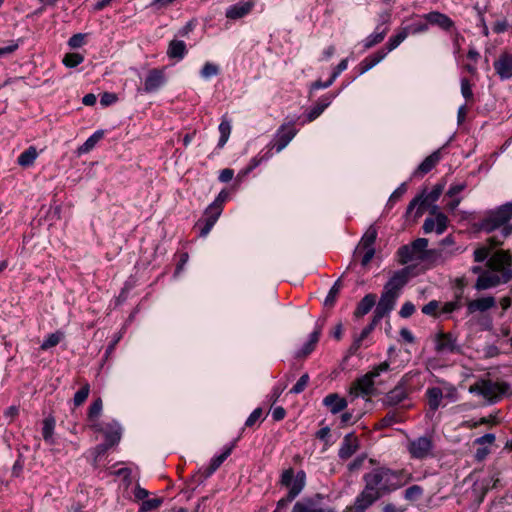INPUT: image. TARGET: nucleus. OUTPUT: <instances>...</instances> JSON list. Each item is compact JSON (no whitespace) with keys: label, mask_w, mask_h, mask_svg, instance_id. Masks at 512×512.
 Masks as SVG:
<instances>
[{"label":"nucleus","mask_w":512,"mask_h":512,"mask_svg":"<svg viewBox=\"0 0 512 512\" xmlns=\"http://www.w3.org/2000/svg\"><path fill=\"white\" fill-rule=\"evenodd\" d=\"M412 478V474L405 469L393 470L387 466L372 468L363 475V489L348 512H365L381 498L411 482Z\"/></svg>","instance_id":"f257e3e1"},{"label":"nucleus","mask_w":512,"mask_h":512,"mask_svg":"<svg viewBox=\"0 0 512 512\" xmlns=\"http://www.w3.org/2000/svg\"><path fill=\"white\" fill-rule=\"evenodd\" d=\"M512 219V202L505 203L494 210L487 211L479 221L480 231L491 233L501 229L500 235H494L487 239L491 247H498L503 244L505 238L512 233V225L508 222Z\"/></svg>","instance_id":"f03ea898"},{"label":"nucleus","mask_w":512,"mask_h":512,"mask_svg":"<svg viewBox=\"0 0 512 512\" xmlns=\"http://www.w3.org/2000/svg\"><path fill=\"white\" fill-rule=\"evenodd\" d=\"M408 281L409 273L407 268L396 271L384 285L374 313L382 318L387 316L394 309L396 301Z\"/></svg>","instance_id":"7ed1b4c3"},{"label":"nucleus","mask_w":512,"mask_h":512,"mask_svg":"<svg viewBox=\"0 0 512 512\" xmlns=\"http://www.w3.org/2000/svg\"><path fill=\"white\" fill-rule=\"evenodd\" d=\"M390 369V364L384 361L372 368L365 375L357 378L353 381L350 387V394L355 397L358 396H370L374 393V379L378 377L382 372H386Z\"/></svg>","instance_id":"20e7f679"},{"label":"nucleus","mask_w":512,"mask_h":512,"mask_svg":"<svg viewBox=\"0 0 512 512\" xmlns=\"http://www.w3.org/2000/svg\"><path fill=\"white\" fill-rule=\"evenodd\" d=\"M228 198V193L222 190L214 202L210 204L201 219L198 220L195 227L200 230L199 235L205 237L208 235L214 224L217 222L223 210V204Z\"/></svg>","instance_id":"39448f33"},{"label":"nucleus","mask_w":512,"mask_h":512,"mask_svg":"<svg viewBox=\"0 0 512 512\" xmlns=\"http://www.w3.org/2000/svg\"><path fill=\"white\" fill-rule=\"evenodd\" d=\"M409 35L408 28L400 29L396 35L392 36L386 47L381 48L377 52L367 56L360 63V73L363 74L377 65L381 60H383L387 53L397 48Z\"/></svg>","instance_id":"423d86ee"},{"label":"nucleus","mask_w":512,"mask_h":512,"mask_svg":"<svg viewBox=\"0 0 512 512\" xmlns=\"http://www.w3.org/2000/svg\"><path fill=\"white\" fill-rule=\"evenodd\" d=\"M509 389V385L505 382H493L491 380H482L471 385L470 392H476L482 395L490 402H494L498 396L505 394Z\"/></svg>","instance_id":"0eeeda50"},{"label":"nucleus","mask_w":512,"mask_h":512,"mask_svg":"<svg viewBox=\"0 0 512 512\" xmlns=\"http://www.w3.org/2000/svg\"><path fill=\"white\" fill-rule=\"evenodd\" d=\"M434 441L431 436H420L408 440L407 451L412 459L423 460L434 457Z\"/></svg>","instance_id":"6e6552de"},{"label":"nucleus","mask_w":512,"mask_h":512,"mask_svg":"<svg viewBox=\"0 0 512 512\" xmlns=\"http://www.w3.org/2000/svg\"><path fill=\"white\" fill-rule=\"evenodd\" d=\"M428 247V239L417 238L409 245L401 246L398 251L399 262L407 264L413 260H421Z\"/></svg>","instance_id":"1a4fd4ad"},{"label":"nucleus","mask_w":512,"mask_h":512,"mask_svg":"<svg viewBox=\"0 0 512 512\" xmlns=\"http://www.w3.org/2000/svg\"><path fill=\"white\" fill-rule=\"evenodd\" d=\"M297 129L294 126V123H284L282 124L271 143L268 145L269 153L275 149L277 153L281 152L290 141L296 136Z\"/></svg>","instance_id":"9d476101"},{"label":"nucleus","mask_w":512,"mask_h":512,"mask_svg":"<svg viewBox=\"0 0 512 512\" xmlns=\"http://www.w3.org/2000/svg\"><path fill=\"white\" fill-rule=\"evenodd\" d=\"M323 500L324 496L321 494L304 497L294 504L291 512H334L324 507Z\"/></svg>","instance_id":"9b49d317"},{"label":"nucleus","mask_w":512,"mask_h":512,"mask_svg":"<svg viewBox=\"0 0 512 512\" xmlns=\"http://www.w3.org/2000/svg\"><path fill=\"white\" fill-rule=\"evenodd\" d=\"M407 376L402 377L398 384L390 390L383 399L385 406H396L404 401L410 394Z\"/></svg>","instance_id":"f8f14e48"},{"label":"nucleus","mask_w":512,"mask_h":512,"mask_svg":"<svg viewBox=\"0 0 512 512\" xmlns=\"http://www.w3.org/2000/svg\"><path fill=\"white\" fill-rule=\"evenodd\" d=\"M435 350L437 353H458L457 338L450 332L440 331L435 337Z\"/></svg>","instance_id":"ddd939ff"},{"label":"nucleus","mask_w":512,"mask_h":512,"mask_svg":"<svg viewBox=\"0 0 512 512\" xmlns=\"http://www.w3.org/2000/svg\"><path fill=\"white\" fill-rule=\"evenodd\" d=\"M305 479L306 475L304 471H299L296 474V479L294 480L291 489L288 491V494L277 502L276 510L281 512L284 508H286V506L289 503H291L301 493L305 486Z\"/></svg>","instance_id":"4468645a"},{"label":"nucleus","mask_w":512,"mask_h":512,"mask_svg":"<svg viewBox=\"0 0 512 512\" xmlns=\"http://www.w3.org/2000/svg\"><path fill=\"white\" fill-rule=\"evenodd\" d=\"M166 82L165 68H153L148 71L144 81L143 90L146 93H153L162 87Z\"/></svg>","instance_id":"2eb2a0df"},{"label":"nucleus","mask_w":512,"mask_h":512,"mask_svg":"<svg viewBox=\"0 0 512 512\" xmlns=\"http://www.w3.org/2000/svg\"><path fill=\"white\" fill-rule=\"evenodd\" d=\"M91 427L98 432H103L105 436V442L111 447L116 445L121 439V428L118 423L107 424L105 428L99 424L94 423Z\"/></svg>","instance_id":"dca6fc26"},{"label":"nucleus","mask_w":512,"mask_h":512,"mask_svg":"<svg viewBox=\"0 0 512 512\" xmlns=\"http://www.w3.org/2000/svg\"><path fill=\"white\" fill-rule=\"evenodd\" d=\"M450 256L451 254L444 249H427L420 261L425 263L428 268H432L444 264Z\"/></svg>","instance_id":"f3484780"},{"label":"nucleus","mask_w":512,"mask_h":512,"mask_svg":"<svg viewBox=\"0 0 512 512\" xmlns=\"http://www.w3.org/2000/svg\"><path fill=\"white\" fill-rule=\"evenodd\" d=\"M494 69L502 80L512 77V54L508 52L502 53L494 62Z\"/></svg>","instance_id":"a211bd4d"},{"label":"nucleus","mask_w":512,"mask_h":512,"mask_svg":"<svg viewBox=\"0 0 512 512\" xmlns=\"http://www.w3.org/2000/svg\"><path fill=\"white\" fill-rule=\"evenodd\" d=\"M359 448V440L357 436L353 433L347 434L343 438V442L338 451V456L342 460L349 459Z\"/></svg>","instance_id":"6ab92c4d"},{"label":"nucleus","mask_w":512,"mask_h":512,"mask_svg":"<svg viewBox=\"0 0 512 512\" xmlns=\"http://www.w3.org/2000/svg\"><path fill=\"white\" fill-rule=\"evenodd\" d=\"M466 305L468 315L474 314L475 312H485L495 306V298L488 296L475 300H468Z\"/></svg>","instance_id":"aec40b11"},{"label":"nucleus","mask_w":512,"mask_h":512,"mask_svg":"<svg viewBox=\"0 0 512 512\" xmlns=\"http://www.w3.org/2000/svg\"><path fill=\"white\" fill-rule=\"evenodd\" d=\"M426 21L431 25H436L445 31L454 27V22L446 14L438 11H432L425 16Z\"/></svg>","instance_id":"412c9836"},{"label":"nucleus","mask_w":512,"mask_h":512,"mask_svg":"<svg viewBox=\"0 0 512 512\" xmlns=\"http://www.w3.org/2000/svg\"><path fill=\"white\" fill-rule=\"evenodd\" d=\"M511 257L503 250L496 251L487 261V266L493 271H502L510 265Z\"/></svg>","instance_id":"4be33fe9"},{"label":"nucleus","mask_w":512,"mask_h":512,"mask_svg":"<svg viewBox=\"0 0 512 512\" xmlns=\"http://www.w3.org/2000/svg\"><path fill=\"white\" fill-rule=\"evenodd\" d=\"M254 6L253 1H241L235 5L230 6L226 11L228 19L237 20L249 14Z\"/></svg>","instance_id":"5701e85b"},{"label":"nucleus","mask_w":512,"mask_h":512,"mask_svg":"<svg viewBox=\"0 0 512 512\" xmlns=\"http://www.w3.org/2000/svg\"><path fill=\"white\" fill-rule=\"evenodd\" d=\"M498 482L499 479L493 476L488 480H483L481 483L475 484L473 487V493L477 499V502L482 503L488 491L496 488Z\"/></svg>","instance_id":"b1692460"},{"label":"nucleus","mask_w":512,"mask_h":512,"mask_svg":"<svg viewBox=\"0 0 512 512\" xmlns=\"http://www.w3.org/2000/svg\"><path fill=\"white\" fill-rule=\"evenodd\" d=\"M323 404L332 414H337L347 407V401L337 393L328 394L323 399Z\"/></svg>","instance_id":"393cba45"},{"label":"nucleus","mask_w":512,"mask_h":512,"mask_svg":"<svg viewBox=\"0 0 512 512\" xmlns=\"http://www.w3.org/2000/svg\"><path fill=\"white\" fill-rule=\"evenodd\" d=\"M501 283V277L497 274H490L488 272H483L479 275L476 283L475 289L478 291L486 290L492 287H496Z\"/></svg>","instance_id":"a878e982"},{"label":"nucleus","mask_w":512,"mask_h":512,"mask_svg":"<svg viewBox=\"0 0 512 512\" xmlns=\"http://www.w3.org/2000/svg\"><path fill=\"white\" fill-rule=\"evenodd\" d=\"M441 160V152L440 150L434 151L428 157H426L421 164L418 166L414 175H425L430 172Z\"/></svg>","instance_id":"bb28decb"},{"label":"nucleus","mask_w":512,"mask_h":512,"mask_svg":"<svg viewBox=\"0 0 512 512\" xmlns=\"http://www.w3.org/2000/svg\"><path fill=\"white\" fill-rule=\"evenodd\" d=\"M376 298L377 296L373 293L365 295L358 303L354 311V316L357 318H361L364 315L368 314L370 310L373 308V306L376 304Z\"/></svg>","instance_id":"cd10ccee"},{"label":"nucleus","mask_w":512,"mask_h":512,"mask_svg":"<svg viewBox=\"0 0 512 512\" xmlns=\"http://www.w3.org/2000/svg\"><path fill=\"white\" fill-rule=\"evenodd\" d=\"M333 95H325L321 97L318 102L309 110L307 114V120L309 122L314 121L316 118H318L323 111L331 104Z\"/></svg>","instance_id":"c85d7f7f"},{"label":"nucleus","mask_w":512,"mask_h":512,"mask_svg":"<svg viewBox=\"0 0 512 512\" xmlns=\"http://www.w3.org/2000/svg\"><path fill=\"white\" fill-rule=\"evenodd\" d=\"M321 329H322V326H319L310 334L308 342L303 346V348L301 350H299L297 352L296 356L298 358L307 357L309 354H311L315 350L316 345H317L320 335H321Z\"/></svg>","instance_id":"c756f323"},{"label":"nucleus","mask_w":512,"mask_h":512,"mask_svg":"<svg viewBox=\"0 0 512 512\" xmlns=\"http://www.w3.org/2000/svg\"><path fill=\"white\" fill-rule=\"evenodd\" d=\"M233 446L227 447L220 455L214 457L209 466L203 471V475L205 478L211 476L220 466L221 464L229 457L232 453Z\"/></svg>","instance_id":"7c9ffc66"},{"label":"nucleus","mask_w":512,"mask_h":512,"mask_svg":"<svg viewBox=\"0 0 512 512\" xmlns=\"http://www.w3.org/2000/svg\"><path fill=\"white\" fill-rule=\"evenodd\" d=\"M426 397L430 410L436 411L441 404L443 392L439 387H431L427 389Z\"/></svg>","instance_id":"2f4dec72"},{"label":"nucleus","mask_w":512,"mask_h":512,"mask_svg":"<svg viewBox=\"0 0 512 512\" xmlns=\"http://www.w3.org/2000/svg\"><path fill=\"white\" fill-rule=\"evenodd\" d=\"M186 44L181 40H172L169 43L167 55L170 58L182 59L186 54Z\"/></svg>","instance_id":"473e14b6"},{"label":"nucleus","mask_w":512,"mask_h":512,"mask_svg":"<svg viewBox=\"0 0 512 512\" xmlns=\"http://www.w3.org/2000/svg\"><path fill=\"white\" fill-rule=\"evenodd\" d=\"M103 135V131H96L81 146L78 147V154L81 155L90 152L95 147V145L102 139Z\"/></svg>","instance_id":"72a5a7b5"},{"label":"nucleus","mask_w":512,"mask_h":512,"mask_svg":"<svg viewBox=\"0 0 512 512\" xmlns=\"http://www.w3.org/2000/svg\"><path fill=\"white\" fill-rule=\"evenodd\" d=\"M37 156L38 152L36 148L34 146H30L28 149H26L19 155L17 162L22 167H29L34 163Z\"/></svg>","instance_id":"f704fd0d"},{"label":"nucleus","mask_w":512,"mask_h":512,"mask_svg":"<svg viewBox=\"0 0 512 512\" xmlns=\"http://www.w3.org/2000/svg\"><path fill=\"white\" fill-rule=\"evenodd\" d=\"M55 425H56L55 419L51 416L46 417L43 420L42 436H43L44 441L49 444L54 443L53 434H54Z\"/></svg>","instance_id":"c9c22d12"},{"label":"nucleus","mask_w":512,"mask_h":512,"mask_svg":"<svg viewBox=\"0 0 512 512\" xmlns=\"http://www.w3.org/2000/svg\"><path fill=\"white\" fill-rule=\"evenodd\" d=\"M462 292H458L455 294V299L453 301H449L444 303V305L440 309L441 314H449L456 310H459L462 307Z\"/></svg>","instance_id":"e433bc0d"},{"label":"nucleus","mask_w":512,"mask_h":512,"mask_svg":"<svg viewBox=\"0 0 512 512\" xmlns=\"http://www.w3.org/2000/svg\"><path fill=\"white\" fill-rule=\"evenodd\" d=\"M403 421L402 414L397 410L389 411L381 420V427H388L395 423H400Z\"/></svg>","instance_id":"4c0bfd02"},{"label":"nucleus","mask_w":512,"mask_h":512,"mask_svg":"<svg viewBox=\"0 0 512 512\" xmlns=\"http://www.w3.org/2000/svg\"><path fill=\"white\" fill-rule=\"evenodd\" d=\"M377 238V230L370 226L365 234L363 235L360 245L363 249L373 248V245Z\"/></svg>","instance_id":"58836bf2"},{"label":"nucleus","mask_w":512,"mask_h":512,"mask_svg":"<svg viewBox=\"0 0 512 512\" xmlns=\"http://www.w3.org/2000/svg\"><path fill=\"white\" fill-rule=\"evenodd\" d=\"M220 138L218 142V147L222 148L229 139L231 133V125L228 120L225 118L221 121L219 125Z\"/></svg>","instance_id":"ea45409f"},{"label":"nucleus","mask_w":512,"mask_h":512,"mask_svg":"<svg viewBox=\"0 0 512 512\" xmlns=\"http://www.w3.org/2000/svg\"><path fill=\"white\" fill-rule=\"evenodd\" d=\"M386 34H387V29H384L380 32H375V33L371 34L370 36H368L365 39L364 48L370 49V48L374 47L375 45L381 43L384 40Z\"/></svg>","instance_id":"a19ab883"},{"label":"nucleus","mask_w":512,"mask_h":512,"mask_svg":"<svg viewBox=\"0 0 512 512\" xmlns=\"http://www.w3.org/2000/svg\"><path fill=\"white\" fill-rule=\"evenodd\" d=\"M342 287L341 279H338L334 285L331 287L327 297L325 298L324 305L326 307H333L336 301V298L340 292Z\"/></svg>","instance_id":"79ce46f5"},{"label":"nucleus","mask_w":512,"mask_h":512,"mask_svg":"<svg viewBox=\"0 0 512 512\" xmlns=\"http://www.w3.org/2000/svg\"><path fill=\"white\" fill-rule=\"evenodd\" d=\"M63 337L64 334L60 331H56L55 333L50 334L41 344V350H47L52 347H55L60 343Z\"/></svg>","instance_id":"37998d69"},{"label":"nucleus","mask_w":512,"mask_h":512,"mask_svg":"<svg viewBox=\"0 0 512 512\" xmlns=\"http://www.w3.org/2000/svg\"><path fill=\"white\" fill-rule=\"evenodd\" d=\"M423 488L419 485H412L408 487L404 492V498L407 501L415 502L419 500L423 495Z\"/></svg>","instance_id":"c03bdc74"},{"label":"nucleus","mask_w":512,"mask_h":512,"mask_svg":"<svg viewBox=\"0 0 512 512\" xmlns=\"http://www.w3.org/2000/svg\"><path fill=\"white\" fill-rule=\"evenodd\" d=\"M102 400L101 398H97L93 401L88 409V420L95 423L102 411Z\"/></svg>","instance_id":"a18cd8bd"},{"label":"nucleus","mask_w":512,"mask_h":512,"mask_svg":"<svg viewBox=\"0 0 512 512\" xmlns=\"http://www.w3.org/2000/svg\"><path fill=\"white\" fill-rule=\"evenodd\" d=\"M90 393V385L88 382H85L83 386L75 393L73 401L75 406L82 405L86 399L88 398Z\"/></svg>","instance_id":"49530a36"},{"label":"nucleus","mask_w":512,"mask_h":512,"mask_svg":"<svg viewBox=\"0 0 512 512\" xmlns=\"http://www.w3.org/2000/svg\"><path fill=\"white\" fill-rule=\"evenodd\" d=\"M423 201V194L416 196L414 199H412L407 207L406 214L410 215L412 211L415 209L416 206H418L415 216L419 217L423 214L424 207L426 204H422Z\"/></svg>","instance_id":"de8ad7c7"},{"label":"nucleus","mask_w":512,"mask_h":512,"mask_svg":"<svg viewBox=\"0 0 512 512\" xmlns=\"http://www.w3.org/2000/svg\"><path fill=\"white\" fill-rule=\"evenodd\" d=\"M445 188V183H437L432 191L426 195L425 197H423V201H422V204H427L429 202H435L439 199V197L441 196V194L443 193V190Z\"/></svg>","instance_id":"09e8293b"},{"label":"nucleus","mask_w":512,"mask_h":512,"mask_svg":"<svg viewBox=\"0 0 512 512\" xmlns=\"http://www.w3.org/2000/svg\"><path fill=\"white\" fill-rule=\"evenodd\" d=\"M84 61L83 55L79 53H67L63 58V64L66 67L73 68L78 66Z\"/></svg>","instance_id":"8fccbe9b"},{"label":"nucleus","mask_w":512,"mask_h":512,"mask_svg":"<svg viewBox=\"0 0 512 512\" xmlns=\"http://www.w3.org/2000/svg\"><path fill=\"white\" fill-rule=\"evenodd\" d=\"M440 302L437 300H431L422 307V313L432 317H438L440 313Z\"/></svg>","instance_id":"3c124183"},{"label":"nucleus","mask_w":512,"mask_h":512,"mask_svg":"<svg viewBox=\"0 0 512 512\" xmlns=\"http://www.w3.org/2000/svg\"><path fill=\"white\" fill-rule=\"evenodd\" d=\"M461 93L467 102H471V103L474 102V94L472 91V86L470 84V81L467 78L461 79Z\"/></svg>","instance_id":"603ef678"},{"label":"nucleus","mask_w":512,"mask_h":512,"mask_svg":"<svg viewBox=\"0 0 512 512\" xmlns=\"http://www.w3.org/2000/svg\"><path fill=\"white\" fill-rule=\"evenodd\" d=\"M382 319H383L382 317H380L376 313H373L371 322L360 333V335H359L360 339H366Z\"/></svg>","instance_id":"864d4df0"},{"label":"nucleus","mask_w":512,"mask_h":512,"mask_svg":"<svg viewBox=\"0 0 512 512\" xmlns=\"http://www.w3.org/2000/svg\"><path fill=\"white\" fill-rule=\"evenodd\" d=\"M295 479L296 475H294L293 468H289L283 471L280 479V484L284 487H288L290 490Z\"/></svg>","instance_id":"5fc2aeb1"},{"label":"nucleus","mask_w":512,"mask_h":512,"mask_svg":"<svg viewBox=\"0 0 512 512\" xmlns=\"http://www.w3.org/2000/svg\"><path fill=\"white\" fill-rule=\"evenodd\" d=\"M309 379H310V377L307 373L303 374L299 378V380L296 382V384L291 388L290 393H292V394L302 393L306 389V387L309 383Z\"/></svg>","instance_id":"6e6d98bb"},{"label":"nucleus","mask_w":512,"mask_h":512,"mask_svg":"<svg viewBox=\"0 0 512 512\" xmlns=\"http://www.w3.org/2000/svg\"><path fill=\"white\" fill-rule=\"evenodd\" d=\"M434 219L436 224V233L442 234L447 228L448 217L444 213L439 212L436 214Z\"/></svg>","instance_id":"4d7b16f0"},{"label":"nucleus","mask_w":512,"mask_h":512,"mask_svg":"<svg viewBox=\"0 0 512 512\" xmlns=\"http://www.w3.org/2000/svg\"><path fill=\"white\" fill-rule=\"evenodd\" d=\"M161 504H162V499H160V498L144 500L141 503L140 511L147 512V511L158 508Z\"/></svg>","instance_id":"13d9d810"},{"label":"nucleus","mask_w":512,"mask_h":512,"mask_svg":"<svg viewBox=\"0 0 512 512\" xmlns=\"http://www.w3.org/2000/svg\"><path fill=\"white\" fill-rule=\"evenodd\" d=\"M488 245H489V247L481 246V247H478L474 251V261L475 262H482L488 258L489 254H490V250L493 248V247H491L490 244H488Z\"/></svg>","instance_id":"bf43d9fd"},{"label":"nucleus","mask_w":512,"mask_h":512,"mask_svg":"<svg viewBox=\"0 0 512 512\" xmlns=\"http://www.w3.org/2000/svg\"><path fill=\"white\" fill-rule=\"evenodd\" d=\"M219 74V67L213 63L207 62L202 70L201 76L204 78H210Z\"/></svg>","instance_id":"052dcab7"},{"label":"nucleus","mask_w":512,"mask_h":512,"mask_svg":"<svg viewBox=\"0 0 512 512\" xmlns=\"http://www.w3.org/2000/svg\"><path fill=\"white\" fill-rule=\"evenodd\" d=\"M407 191L406 183H402L390 196L388 204L393 205L399 201Z\"/></svg>","instance_id":"680f3d73"},{"label":"nucleus","mask_w":512,"mask_h":512,"mask_svg":"<svg viewBox=\"0 0 512 512\" xmlns=\"http://www.w3.org/2000/svg\"><path fill=\"white\" fill-rule=\"evenodd\" d=\"M263 410L262 408H256L247 418L245 422V427L251 428L253 427L262 417Z\"/></svg>","instance_id":"e2e57ef3"},{"label":"nucleus","mask_w":512,"mask_h":512,"mask_svg":"<svg viewBox=\"0 0 512 512\" xmlns=\"http://www.w3.org/2000/svg\"><path fill=\"white\" fill-rule=\"evenodd\" d=\"M269 157H271V153L267 151L261 158H253L250 164L241 172V174L247 175L253 169H255L261 163L262 160L268 159Z\"/></svg>","instance_id":"0e129e2a"},{"label":"nucleus","mask_w":512,"mask_h":512,"mask_svg":"<svg viewBox=\"0 0 512 512\" xmlns=\"http://www.w3.org/2000/svg\"><path fill=\"white\" fill-rule=\"evenodd\" d=\"M366 459V455H360L356 457L351 463L348 465V470L353 473L359 471L364 464V461Z\"/></svg>","instance_id":"69168bd1"},{"label":"nucleus","mask_w":512,"mask_h":512,"mask_svg":"<svg viewBox=\"0 0 512 512\" xmlns=\"http://www.w3.org/2000/svg\"><path fill=\"white\" fill-rule=\"evenodd\" d=\"M406 28H408L409 34L410 33L411 34L422 33V32H425L428 30L429 23L428 22H419V23H415L410 26H407Z\"/></svg>","instance_id":"338daca9"},{"label":"nucleus","mask_w":512,"mask_h":512,"mask_svg":"<svg viewBox=\"0 0 512 512\" xmlns=\"http://www.w3.org/2000/svg\"><path fill=\"white\" fill-rule=\"evenodd\" d=\"M415 312V306L412 302H405L400 311H399V315L402 317V318H408L410 317L413 313Z\"/></svg>","instance_id":"774afa93"}]
</instances>
